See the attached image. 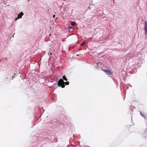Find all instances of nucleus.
<instances>
[{
    "label": "nucleus",
    "mask_w": 147,
    "mask_h": 147,
    "mask_svg": "<svg viewBox=\"0 0 147 147\" xmlns=\"http://www.w3.org/2000/svg\"><path fill=\"white\" fill-rule=\"evenodd\" d=\"M62 78H63V79L64 80H65L66 81H67V79L66 77L65 76H64L62 77Z\"/></svg>",
    "instance_id": "obj_5"
},
{
    "label": "nucleus",
    "mask_w": 147,
    "mask_h": 147,
    "mask_svg": "<svg viewBox=\"0 0 147 147\" xmlns=\"http://www.w3.org/2000/svg\"><path fill=\"white\" fill-rule=\"evenodd\" d=\"M140 113L141 115L142 116V117H144V114L143 113H142L141 112H140Z\"/></svg>",
    "instance_id": "obj_9"
},
{
    "label": "nucleus",
    "mask_w": 147,
    "mask_h": 147,
    "mask_svg": "<svg viewBox=\"0 0 147 147\" xmlns=\"http://www.w3.org/2000/svg\"><path fill=\"white\" fill-rule=\"evenodd\" d=\"M6 58V57H5V59H7V58Z\"/></svg>",
    "instance_id": "obj_13"
},
{
    "label": "nucleus",
    "mask_w": 147,
    "mask_h": 147,
    "mask_svg": "<svg viewBox=\"0 0 147 147\" xmlns=\"http://www.w3.org/2000/svg\"><path fill=\"white\" fill-rule=\"evenodd\" d=\"M147 24L146 22L145 23V26L144 28V30L145 32V34H146V32H147Z\"/></svg>",
    "instance_id": "obj_4"
},
{
    "label": "nucleus",
    "mask_w": 147,
    "mask_h": 147,
    "mask_svg": "<svg viewBox=\"0 0 147 147\" xmlns=\"http://www.w3.org/2000/svg\"><path fill=\"white\" fill-rule=\"evenodd\" d=\"M24 15L23 13L21 12L18 15V17L19 18H21L22 16Z\"/></svg>",
    "instance_id": "obj_3"
},
{
    "label": "nucleus",
    "mask_w": 147,
    "mask_h": 147,
    "mask_svg": "<svg viewBox=\"0 0 147 147\" xmlns=\"http://www.w3.org/2000/svg\"><path fill=\"white\" fill-rule=\"evenodd\" d=\"M55 15H53V18H55Z\"/></svg>",
    "instance_id": "obj_11"
},
{
    "label": "nucleus",
    "mask_w": 147,
    "mask_h": 147,
    "mask_svg": "<svg viewBox=\"0 0 147 147\" xmlns=\"http://www.w3.org/2000/svg\"><path fill=\"white\" fill-rule=\"evenodd\" d=\"M19 18H18V17L17 18H15V20H15V21H16L18 19H19Z\"/></svg>",
    "instance_id": "obj_10"
},
{
    "label": "nucleus",
    "mask_w": 147,
    "mask_h": 147,
    "mask_svg": "<svg viewBox=\"0 0 147 147\" xmlns=\"http://www.w3.org/2000/svg\"><path fill=\"white\" fill-rule=\"evenodd\" d=\"M50 54H51V55L52 54V53H51Z\"/></svg>",
    "instance_id": "obj_14"
},
{
    "label": "nucleus",
    "mask_w": 147,
    "mask_h": 147,
    "mask_svg": "<svg viewBox=\"0 0 147 147\" xmlns=\"http://www.w3.org/2000/svg\"><path fill=\"white\" fill-rule=\"evenodd\" d=\"M71 25L72 26H74L76 25V23L74 22H71Z\"/></svg>",
    "instance_id": "obj_6"
},
{
    "label": "nucleus",
    "mask_w": 147,
    "mask_h": 147,
    "mask_svg": "<svg viewBox=\"0 0 147 147\" xmlns=\"http://www.w3.org/2000/svg\"><path fill=\"white\" fill-rule=\"evenodd\" d=\"M72 28L71 26L69 25L68 27V29L69 30H71V29H72Z\"/></svg>",
    "instance_id": "obj_7"
},
{
    "label": "nucleus",
    "mask_w": 147,
    "mask_h": 147,
    "mask_svg": "<svg viewBox=\"0 0 147 147\" xmlns=\"http://www.w3.org/2000/svg\"><path fill=\"white\" fill-rule=\"evenodd\" d=\"M103 70L108 75H111L113 74V73L109 69Z\"/></svg>",
    "instance_id": "obj_2"
},
{
    "label": "nucleus",
    "mask_w": 147,
    "mask_h": 147,
    "mask_svg": "<svg viewBox=\"0 0 147 147\" xmlns=\"http://www.w3.org/2000/svg\"><path fill=\"white\" fill-rule=\"evenodd\" d=\"M30 0H28V1H29Z\"/></svg>",
    "instance_id": "obj_15"
},
{
    "label": "nucleus",
    "mask_w": 147,
    "mask_h": 147,
    "mask_svg": "<svg viewBox=\"0 0 147 147\" xmlns=\"http://www.w3.org/2000/svg\"><path fill=\"white\" fill-rule=\"evenodd\" d=\"M69 82H64L61 79H60L58 82V86L59 87H61L62 88H64L65 85H68Z\"/></svg>",
    "instance_id": "obj_1"
},
{
    "label": "nucleus",
    "mask_w": 147,
    "mask_h": 147,
    "mask_svg": "<svg viewBox=\"0 0 147 147\" xmlns=\"http://www.w3.org/2000/svg\"><path fill=\"white\" fill-rule=\"evenodd\" d=\"M15 77V76H14V75H13V76H12V77H13V78H14V77Z\"/></svg>",
    "instance_id": "obj_12"
},
{
    "label": "nucleus",
    "mask_w": 147,
    "mask_h": 147,
    "mask_svg": "<svg viewBox=\"0 0 147 147\" xmlns=\"http://www.w3.org/2000/svg\"><path fill=\"white\" fill-rule=\"evenodd\" d=\"M86 44V43L85 42H82V43H81V45L82 46H83L84 45Z\"/></svg>",
    "instance_id": "obj_8"
}]
</instances>
